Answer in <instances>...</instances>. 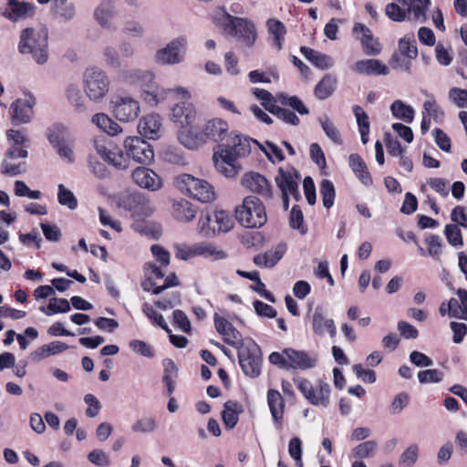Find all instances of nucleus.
<instances>
[{
	"label": "nucleus",
	"instance_id": "obj_36",
	"mask_svg": "<svg viewBox=\"0 0 467 467\" xmlns=\"http://www.w3.org/2000/svg\"><path fill=\"white\" fill-rule=\"evenodd\" d=\"M47 136L53 148L73 140L69 129L62 123H55L50 126Z\"/></svg>",
	"mask_w": 467,
	"mask_h": 467
},
{
	"label": "nucleus",
	"instance_id": "obj_21",
	"mask_svg": "<svg viewBox=\"0 0 467 467\" xmlns=\"http://www.w3.org/2000/svg\"><path fill=\"white\" fill-rule=\"evenodd\" d=\"M144 269L147 275V279L142 283L144 291L158 295L174 285V283L169 281L167 283H158L159 280L163 281L164 278V274L160 266L152 263H148L145 265Z\"/></svg>",
	"mask_w": 467,
	"mask_h": 467
},
{
	"label": "nucleus",
	"instance_id": "obj_30",
	"mask_svg": "<svg viewBox=\"0 0 467 467\" xmlns=\"http://www.w3.org/2000/svg\"><path fill=\"white\" fill-rule=\"evenodd\" d=\"M352 70L358 74L363 75H381L386 76L389 74V67L378 59H362L357 61L352 66Z\"/></svg>",
	"mask_w": 467,
	"mask_h": 467
},
{
	"label": "nucleus",
	"instance_id": "obj_42",
	"mask_svg": "<svg viewBox=\"0 0 467 467\" xmlns=\"http://www.w3.org/2000/svg\"><path fill=\"white\" fill-rule=\"evenodd\" d=\"M317 121L320 124L326 136L336 145H341L343 139L341 132L336 127L332 119L326 114H323L317 118Z\"/></svg>",
	"mask_w": 467,
	"mask_h": 467
},
{
	"label": "nucleus",
	"instance_id": "obj_61",
	"mask_svg": "<svg viewBox=\"0 0 467 467\" xmlns=\"http://www.w3.org/2000/svg\"><path fill=\"white\" fill-rule=\"evenodd\" d=\"M157 427V421L153 418L145 417L137 420L131 426V430L139 433H150L153 432Z\"/></svg>",
	"mask_w": 467,
	"mask_h": 467
},
{
	"label": "nucleus",
	"instance_id": "obj_14",
	"mask_svg": "<svg viewBox=\"0 0 467 467\" xmlns=\"http://www.w3.org/2000/svg\"><path fill=\"white\" fill-rule=\"evenodd\" d=\"M114 117L121 122H130L140 113V101L130 94H120L111 102Z\"/></svg>",
	"mask_w": 467,
	"mask_h": 467
},
{
	"label": "nucleus",
	"instance_id": "obj_64",
	"mask_svg": "<svg viewBox=\"0 0 467 467\" xmlns=\"http://www.w3.org/2000/svg\"><path fill=\"white\" fill-rule=\"evenodd\" d=\"M410 403V395L407 392H400L394 396L389 411L392 415L400 414Z\"/></svg>",
	"mask_w": 467,
	"mask_h": 467
},
{
	"label": "nucleus",
	"instance_id": "obj_4",
	"mask_svg": "<svg viewBox=\"0 0 467 467\" xmlns=\"http://www.w3.org/2000/svg\"><path fill=\"white\" fill-rule=\"evenodd\" d=\"M213 21L221 26L226 35L234 37L246 47L254 45L257 32L254 22L246 17L231 15L224 7L217 8L213 13Z\"/></svg>",
	"mask_w": 467,
	"mask_h": 467
},
{
	"label": "nucleus",
	"instance_id": "obj_27",
	"mask_svg": "<svg viewBox=\"0 0 467 467\" xmlns=\"http://www.w3.org/2000/svg\"><path fill=\"white\" fill-rule=\"evenodd\" d=\"M287 369H308L314 368L317 364V358L310 356L304 351L292 348L285 349Z\"/></svg>",
	"mask_w": 467,
	"mask_h": 467
},
{
	"label": "nucleus",
	"instance_id": "obj_16",
	"mask_svg": "<svg viewBox=\"0 0 467 467\" xmlns=\"http://www.w3.org/2000/svg\"><path fill=\"white\" fill-rule=\"evenodd\" d=\"M36 103V98L31 93H26L23 98L16 99L10 106L12 123L14 125L29 123L34 117Z\"/></svg>",
	"mask_w": 467,
	"mask_h": 467
},
{
	"label": "nucleus",
	"instance_id": "obj_28",
	"mask_svg": "<svg viewBox=\"0 0 467 467\" xmlns=\"http://www.w3.org/2000/svg\"><path fill=\"white\" fill-rule=\"evenodd\" d=\"M34 14V5L18 0H8L7 6L4 11V16L10 21L16 22L26 19Z\"/></svg>",
	"mask_w": 467,
	"mask_h": 467
},
{
	"label": "nucleus",
	"instance_id": "obj_7",
	"mask_svg": "<svg viewBox=\"0 0 467 467\" xmlns=\"http://www.w3.org/2000/svg\"><path fill=\"white\" fill-rule=\"evenodd\" d=\"M238 222L247 228L263 226L267 221L265 208L263 202L255 196H247L243 203L235 209Z\"/></svg>",
	"mask_w": 467,
	"mask_h": 467
},
{
	"label": "nucleus",
	"instance_id": "obj_15",
	"mask_svg": "<svg viewBox=\"0 0 467 467\" xmlns=\"http://www.w3.org/2000/svg\"><path fill=\"white\" fill-rule=\"evenodd\" d=\"M197 110L192 102L182 101L171 108L170 119L180 127V131L195 130L192 125L195 121Z\"/></svg>",
	"mask_w": 467,
	"mask_h": 467
},
{
	"label": "nucleus",
	"instance_id": "obj_58",
	"mask_svg": "<svg viewBox=\"0 0 467 467\" xmlns=\"http://www.w3.org/2000/svg\"><path fill=\"white\" fill-rule=\"evenodd\" d=\"M320 194L323 205L329 209L334 204L336 191L334 184L328 180H323L320 183Z\"/></svg>",
	"mask_w": 467,
	"mask_h": 467
},
{
	"label": "nucleus",
	"instance_id": "obj_62",
	"mask_svg": "<svg viewBox=\"0 0 467 467\" xmlns=\"http://www.w3.org/2000/svg\"><path fill=\"white\" fill-rule=\"evenodd\" d=\"M54 11L65 21L70 20L75 15V9L72 4L67 0H56L54 2Z\"/></svg>",
	"mask_w": 467,
	"mask_h": 467
},
{
	"label": "nucleus",
	"instance_id": "obj_33",
	"mask_svg": "<svg viewBox=\"0 0 467 467\" xmlns=\"http://www.w3.org/2000/svg\"><path fill=\"white\" fill-rule=\"evenodd\" d=\"M67 348H69V347L62 341H52L34 350L30 354V358L34 362H40L51 356L58 355Z\"/></svg>",
	"mask_w": 467,
	"mask_h": 467
},
{
	"label": "nucleus",
	"instance_id": "obj_9",
	"mask_svg": "<svg viewBox=\"0 0 467 467\" xmlns=\"http://www.w3.org/2000/svg\"><path fill=\"white\" fill-rule=\"evenodd\" d=\"M294 382L304 396L312 405L327 408L330 404V385L323 380L312 383L304 378H295Z\"/></svg>",
	"mask_w": 467,
	"mask_h": 467
},
{
	"label": "nucleus",
	"instance_id": "obj_25",
	"mask_svg": "<svg viewBox=\"0 0 467 467\" xmlns=\"http://www.w3.org/2000/svg\"><path fill=\"white\" fill-rule=\"evenodd\" d=\"M161 118L156 113L144 116L138 124L139 133L149 140L158 139L161 136Z\"/></svg>",
	"mask_w": 467,
	"mask_h": 467
},
{
	"label": "nucleus",
	"instance_id": "obj_18",
	"mask_svg": "<svg viewBox=\"0 0 467 467\" xmlns=\"http://www.w3.org/2000/svg\"><path fill=\"white\" fill-rule=\"evenodd\" d=\"M27 157V150L24 148L10 147L2 161V172L9 176H16L26 171V162L19 159Z\"/></svg>",
	"mask_w": 467,
	"mask_h": 467
},
{
	"label": "nucleus",
	"instance_id": "obj_50",
	"mask_svg": "<svg viewBox=\"0 0 467 467\" xmlns=\"http://www.w3.org/2000/svg\"><path fill=\"white\" fill-rule=\"evenodd\" d=\"M427 99L423 102L422 115L428 118H432L436 122H439L443 118V111L437 104L434 97L430 94H426Z\"/></svg>",
	"mask_w": 467,
	"mask_h": 467
},
{
	"label": "nucleus",
	"instance_id": "obj_20",
	"mask_svg": "<svg viewBox=\"0 0 467 467\" xmlns=\"http://www.w3.org/2000/svg\"><path fill=\"white\" fill-rule=\"evenodd\" d=\"M241 184L248 191L254 192L265 200L273 197L272 186L268 180L257 172H247L241 180Z\"/></svg>",
	"mask_w": 467,
	"mask_h": 467
},
{
	"label": "nucleus",
	"instance_id": "obj_54",
	"mask_svg": "<svg viewBox=\"0 0 467 467\" xmlns=\"http://www.w3.org/2000/svg\"><path fill=\"white\" fill-rule=\"evenodd\" d=\"M420 447L418 444H410L400 456V467H412L419 457Z\"/></svg>",
	"mask_w": 467,
	"mask_h": 467
},
{
	"label": "nucleus",
	"instance_id": "obj_57",
	"mask_svg": "<svg viewBox=\"0 0 467 467\" xmlns=\"http://www.w3.org/2000/svg\"><path fill=\"white\" fill-rule=\"evenodd\" d=\"M57 188V201L59 204L70 210H75L78 207V200L75 194L63 184H59Z\"/></svg>",
	"mask_w": 467,
	"mask_h": 467
},
{
	"label": "nucleus",
	"instance_id": "obj_59",
	"mask_svg": "<svg viewBox=\"0 0 467 467\" xmlns=\"http://www.w3.org/2000/svg\"><path fill=\"white\" fill-rule=\"evenodd\" d=\"M129 347L135 354L144 358H152L155 356L152 346L143 340L132 339L130 341Z\"/></svg>",
	"mask_w": 467,
	"mask_h": 467
},
{
	"label": "nucleus",
	"instance_id": "obj_41",
	"mask_svg": "<svg viewBox=\"0 0 467 467\" xmlns=\"http://www.w3.org/2000/svg\"><path fill=\"white\" fill-rule=\"evenodd\" d=\"M390 112L396 119L402 120L406 123H412L415 116L414 109L400 99L393 101L390 105Z\"/></svg>",
	"mask_w": 467,
	"mask_h": 467
},
{
	"label": "nucleus",
	"instance_id": "obj_37",
	"mask_svg": "<svg viewBox=\"0 0 467 467\" xmlns=\"http://www.w3.org/2000/svg\"><path fill=\"white\" fill-rule=\"evenodd\" d=\"M65 97L77 112L82 113L87 111V103L78 84H68L65 88Z\"/></svg>",
	"mask_w": 467,
	"mask_h": 467
},
{
	"label": "nucleus",
	"instance_id": "obj_46",
	"mask_svg": "<svg viewBox=\"0 0 467 467\" xmlns=\"http://www.w3.org/2000/svg\"><path fill=\"white\" fill-rule=\"evenodd\" d=\"M39 310L47 316L67 313L70 310V302L66 298L51 297L48 306H41Z\"/></svg>",
	"mask_w": 467,
	"mask_h": 467
},
{
	"label": "nucleus",
	"instance_id": "obj_60",
	"mask_svg": "<svg viewBox=\"0 0 467 467\" xmlns=\"http://www.w3.org/2000/svg\"><path fill=\"white\" fill-rule=\"evenodd\" d=\"M427 254L433 259L438 260L442 251L441 238L436 234H430L426 237Z\"/></svg>",
	"mask_w": 467,
	"mask_h": 467
},
{
	"label": "nucleus",
	"instance_id": "obj_52",
	"mask_svg": "<svg viewBox=\"0 0 467 467\" xmlns=\"http://www.w3.org/2000/svg\"><path fill=\"white\" fill-rule=\"evenodd\" d=\"M378 444L374 441H367L357 445L351 451L350 457L354 459H363L374 455Z\"/></svg>",
	"mask_w": 467,
	"mask_h": 467
},
{
	"label": "nucleus",
	"instance_id": "obj_56",
	"mask_svg": "<svg viewBox=\"0 0 467 467\" xmlns=\"http://www.w3.org/2000/svg\"><path fill=\"white\" fill-rule=\"evenodd\" d=\"M101 55L107 67L109 68H117L120 66V58L118 49L111 45H106L102 50Z\"/></svg>",
	"mask_w": 467,
	"mask_h": 467
},
{
	"label": "nucleus",
	"instance_id": "obj_23",
	"mask_svg": "<svg viewBox=\"0 0 467 467\" xmlns=\"http://www.w3.org/2000/svg\"><path fill=\"white\" fill-rule=\"evenodd\" d=\"M132 182L139 187L150 192H156L162 186L161 179L152 170L138 167L131 173Z\"/></svg>",
	"mask_w": 467,
	"mask_h": 467
},
{
	"label": "nucleus",
	"instance_id": "obj_29",
	"mask_svg": "<svg viewBox=\"0 0 467 467\" xmlns=\"http://www.w3.org/2000/svg\"><path fill=\"white\" fill-rule=\"evenodd\" d=\"M171 214L182 223L192 222L197 214V208L185 199L172 201Z\"/></svg>",
	"mask_w": 467,
	"mask_h": 467
},
{
	"label": "nucleus",
	"instance_id": "obj_49",
	"mask_svg": "<svg viewBox=\"0 0 467 467\" xmlns=\"http://www.w3.org/2000/svg\"><path fill=\"white\" fill-rule=\"evenodd\" d=\"M247 138L242 137L240 134L231 133L230 134V145L235 151L238 157H244L250 153L251 143Z\"/></svg>",
	"mask_w": 467,
	"mask_h": 467
},
{
	"label": "nucleus",
	"instance_id": "obj_39",
	"mask_svg": "<svg viewBox=\"0 0 467 467\" xmlns=\"http://www.w3.org/2000/svg\"><path fill=\"white\" fill-rule=\"evenodd\" d=\"M300 51L308 61L322 70L328 69L334 66V60L327 55L306 47H302Z\"/></svg>",
	"mask_w": 467,
	"mask_h": 467
},
{
	"label": "nucleus",
	"instance_id": "obj_22",
	"mask_svg": "<svg viewBox=\"0 0 467 467\" xmlns=\"http://www.w3.org/2000/svg\"><path fill=\"white\" fill-rule=\"evenodd\" d=\"M353 35L360 40L362 49L366 55L377 56L381 52L380 43L364 24L356 23L353 27Z\"/></svg>",
	"mask_w": 467,
	"mask_h": 467
},
{
	"label": "nucleus",
	"instance_id": "obj_31",
	"mask_svg": "<svg viewBox=\"0 0 467 467\" xmlns=\"http://www.w3.org/2000/svg\"><path fill=\"white\" fill-rule=\"evenodd\" d=\"M267 403L275 426L276 430L280 431L282 429L285 403L279 391L269 389L267 392Z\"/></svg>",
	"mask_w": 467,
	"mask_h": 467
},
{
	"label": "nucleus",
	"instance_id": "obj_45",
	"mask_svg": "<svg viewBox=\"0 0 467 467\" xmlns=\"http://www.w3.org/2000/svg\"><path fill=\"white\" fill-rule=\"evenodd\" d=\"M161 88L165 92L160 97H157L158 101L153 102L151 107H157L158 105L164 103L170 96H174L177 99H190L192 98L191 91L184 87L178 86L172 88H168L161 86Z\"/></svg>",
	"mask_w": 467,
	"mask_h": 467
},
{
	"label": "nucleus",
	"instance_id": "obj_63",
	"mask_svg": "<svg viewBox=\"0 0 467 467\" xmlns=\"http://www.w3.org/2000/svg\"><path fill=\"white\" fill-rule=\"evenodd\" d=\"M444 234L451 245L458 247L463 244L462 232L456 224H447L444 228Z\"/></svg>",
	"mask_w": 467,
	"mask_h": 467
},
{
	"label": "nucleus",
	"instance_id": "obj_35",
	"mask_svg": "<svg viewBox=\"0 0 467 467\" xmlns=\"http://www.w3.org/2000/svg\"><path fill=\"white\" fill-rule=\"evenodd\" d=\"M243 412L244 407L241 403L234 400L226 401L222 411V419L225 428L233 430L239 420V415Z\"/></svg>",
	"mask_w": 467,
	"mask_h": 467
},
{
	"label": "nucleus",
	"instance_id": "obj_10",
	"mask_svg": "<svg viewBox=\"0 0 467 467\" xmlns=\"http://www.w3.org/2000/svg\"><path fill=\"white\" fill-rule=\"evenodd\" d=\"M175 184L182 192L202 202H210L215 198L213 188L209 182L190 174L179 175L175 179Z\"/></svg>",
	"mask_w": 467,
	"mask_h": 467
},
{
	"label": "nucleus",
	"instance_id": "obj_13",
	"mask_svg": "<svg viewBox=\"0 0 467 467\" xmlns=\"http://www.w3.org/2000/svg\"><path fill=\"white\" fill-rule=\"evenodd\" d=\"M187 52V37L178 36L155 53V60L161 65H178L184 61Z\"/></svg>",
	"mask_w": 467,
	"mask_h": 467
},
{
	"label": "nucleus",
	"instance_id": "obj_32",
	"mask_svg": "<svg viewBox=\"0 0 467 467\" xmlns=\"http://www.w3.org/2000/svg\"><path fill=\"white\" fill-rule=\"evenodd\" d=\"M116 15L115 4L111 0H104L94 11L96 21L104 28H114L113 19Z\"/></svg>",
	"mask_w": 467,
	"mask_h": 467
},
{
	"label": "nucleus",
	"instance_id": "obj_34",
	"mask_svg": "<svg viewBox=\"0 0 467 467\" xmlns=\"http://www.w3.org/2000/svg\"><path fill=\"white\" fill-rule=\"evenodd\" d=\"M285 252L286 245L285 244H278L274 249L254 256V262L260 267L271 268L282 259Z\"/></svg>",
	"mask_w": 467,
	"mask_h": 467
},
{
	"label": "nucleus",
	"instance_id": "obj_17",
	"mask_svg": "<svg viewBox=\"0 0 467 467\" xmlns=\"http://www.w3.org/2000/svg\"><path fill=\"white\" fill-rule=\"evenodd\" d=\"M457 298H451L441 304L439 312L441 316L467 320V290L459 288L456 290Z\"/></svg>",
	"mask_w": 467,
	"mask_h": 467
},
{
	"label": "nucleus",
	"instance_id": "obj_38",
	"mask_svg": "<svg viewBox=\"0 0 467 467\" xmlns=\"http://www.w3.org/2000/svg\"><path fill=\"white\" fill-rule=\"evenodd\" d=\"M91 122L99 130L112 137L117 136L123 131L121 126L105 113H97L93 115Z\"/></svg>",
	"mask_w": 467,
	"mask_h": 467
},
{
	"label": "nucleus",
	"instance_id": "obj_8",
	"mask_svg": "<svg viewBox=\"0 0 467 467\" xmlns=\"http://www.w3.org/2000/svg\"><path fill=\"white\" fill-rule=\"evenodd\" d=\"M233 221L225 211H203L198 221V232L204 237L227 232L232 228Z\"/></svg>",
	"mask_w": 467,
	"mask_h": 467
},
{
	"label": "nucleus",
	"instance_id": "obj_1",
	"mask_svg": "<svg viewBox=\"0 0 467 467\" xmlns=\"http://www.w3.org/2000/svg\"><path fill=\"white\" fill-rule=\"evenodd\" d=\"M97 155L117 171H127L131 160L140 164H150L154 158L152 147L139 136L125 138L122 148L105 136H97L92 140Z\"/></svg>",
	"mask_w": 467,
	"mask_h": 467
},
{
	"label": "nucleus",
	"instance_id": "obj_55",
	"mask_svg": "<svg viewBox=\"0 0 467 467\" xmlns=\"http://www.w3.org/2000/svg\"><path fill=\"white\" fill-rule=\"evenodd\" d=\"M253 143L260 147V149L265 152L270 161L275 162L282 161L284 160L283 151L277 145L270 141H265V143L263 145L254 140H253Z\"/></svg>",
	"mask_w": 467,
	"mask_h": 467
},
{
	"label": "nucleus",
	"instance_id": "obj_51",
	"mask_svg": "<svg viewBox=\"0 0 467 467\" xmlns=\"http://www.w3.org/2000/svg\"><path fill=\"white\" fill-rule=\"evenodd\" d=\"M200 256L211 260H222L226 258L224 251L209 243H199Z\"/></svg>",
	"mask_w": 467,
	"mask_h": 467
},
{
	"label": "nucleus",
	"instance_id": "obj_44",
	"mask_svg": "<svg viewBox=\"0 0 467 467\" xmlns=\"http://www.w3.org/2000/svg\"><path fill=\"white\" fill-rule=\"evenodd\" d=\"M337 87V79L331 75H326L317 85L315 95L319 99H326L330 97Z\"/></svg>",
	"mask_w": 467,
	"mask_h": 467
},
{
	"label": "nucleus",
	"instance_id": "obj_2",
	"mask_svg": "<svg viewBox=\"0 0 467 467\" xmlns=\"http://www.w3.org/2000/svg\"><path fill=\"white\" fill-rule=\"evenodd\" d=\"M229 123L218 117L206 119L195 130H183L178 133V140L189 150H196L208 142H221L229 133Z\"/></svg>",
	"mask_w": 467,
	"mask_h": 467
},
{
	"label": "nucleus",
	"instance_id": "obj_40",
	"mask_svg": "<svg viewBox=\"0 0 467 467\" xmlns=\"http://www.w3.org/2000/svg\"><path fill=\"white\" fill-rule=\"evenodd\" d=\"M348 162L355 175L364 185L368 186L372 183L368 167L358 154H351L348 158Z\"/></svg>",
	"mask_w": 467,
	"mask_h": 467
},
{
	"label": "nucleus",
	"instance_id": "obj_24",
	"mask_svg": "<svg viewBox=\"0 0 467 467\" xmlns=\"http://www.w3.org/2000/svg\"><path fill=\"white\" fill-rule=\"evenodd\" d=\"M214 327L216 331L223 336V340L228 345L236 348L245 339L241 333L224 317L215 313L213 316Z\"/></svg>",
	"mask_w": 467,
	"mask_h": 467
},
{
	"label": "nucleus",
	"instance_id": "obj_12",
	"mask_svg": "<svg viewBox=\"0 0 467 467\" xmlns=\"http://www.w3.org/2000/svg\"><path fill=\"white\" fill-rule=\"evenodd\" d=\"M118 206L129 211L139 220L150 217L155 212L152 202L141 193H124L118 198Z\"/></svg>",
	"mask_w": 467,
	"mask_h": 467
},
{
	"label": "nucleus",
	"instance_id": "obj_6",
	"mask_svg": "<svg viewBox=\"0 0 467 467\" xmlns=\"http://www.w3.org/2000/svg\"><path fill=\"white\" fill-rule=\"evenodd\" d=\"M82 86L86 97L92 102L102 101L110 89L108 73L99 67H88L82 75Z\"/></svg>",
	"mask_w": 467,
	"mask_h": 467
},
{
	"label": "nucleus",
	"instance_id": "obj_26",
	"mask_svg": "<svg viewBox=\"0 0 467 467\" xmlns=\"http://www.w3.org/2000/svg\"><path fill=\"white\" fill-rule=\"evenodd\" d=\"M275 182L284 195L290 194L296 200L300 197L298 177L295 172L280 169Z\"/></svg>",
	"mask_w": 467,
	"mask_h": 467
},
{
	"label": "nucleus",
	"instance_id": "obj_53",
	"mask_svg": "<svg viewBox=\"0 0 467 467\" xmlns=\"http://www.w3.org/2000/svg\"><path fill=\"white\" fill-rule=\"evenodd\" d=\"M386 16L395 22H402L408 19L407 7L394 0L393 3L388 4L385 8Z\"/></svg>",
	"mask_w": 467,
	"mask_h": 467
},
{
	"label": "nucleus",
	"instance_id": "obj_48",
	"mask_svg": "<svg viewBox=\"0 0 467 467\" xmlns=\"http://www.w3.org/2000/svg\"><path fill=\"white\" fill-rule=\"evenodd\" d=\"M176 258L188 261L200 256L199 243L193 244H177L174 245Z\"/></svg>",
	"mask_w": 467,
	"mask_h": 467
},
{
	"label": "nucleus",
	"instance_id": "obj_11",
	"mask_svg": "<svg viewBox=\"0 0 467 467\" xmlns=\"http://www.w3.org/2000/svg\"><path fill=\"white\" fill-rule=\"evenodd\" d=\"M235 348L238 350L239 364L243 372L251 378L259 376L261 372V350L251 338H246Z\"/></svg>",
	"mask_w": 467,
	"mask_h": 467
},
{
	"label": "nucleus",
	"instance_id": "obj_5",
	"mask_svg": "<svg viewBox=\"0 0 467 467\" xmlns=\"http://www.w3.org/2000/svg\"><path fill=\"white\" fill-rule=\"evenodd\" d=\"M17 49L21 55H30L36 64H46L48 60L47 28L38 26L22 30Z\"/></svg>",
	"mask_w": 467,
	"mask_h": 467
},
{
	"label": "nucleus",
	"instance_id": "obj_47",
	"mask_svg": "<svg viewBox=\"0 0 467 467\" xmlns=\"http://www.w3.org/2000/svg\"><path fill=\"white\" fill-rule=\"evenodd\" d=\"M400 52L409 59H414L418 56V47L414 34H407L399 41Z\"/></svg>",
	"mask_w": 467,
	"mask_h": 467
},
{
	"label": "nucleus",
	"instance_id": "obj_43",
	"mask_svg": "<svg viewBox=\"0 0 467 467\" xmlns=\"http://www.w3.org/2000/svg\"><path fill=\"white\" fill-rule=\"evenodd\" d=\"M267 29L271 36L273 37V46L278 49H282L283 41L286 34V28L285 25L276 19L270 18L266 22Z\"/></svg>",
	"mask_w": 467,
	"mask_h": 467
},
{
	"label": "nucleus",
	"instance_id": "obj_19",
	"mask_svg": "<svg viewBox=\"0 0 467 467\" xmlns=\"http://www.w3.org/2000/svg\"><path fill=\"white\" fill-rule=\"evenodd\" d=\"M310 319L312 331L315 335L323 337L327 334L330 337H336L337 327L335 322L327 317V310L325 306H316Z\"/></svg>",
	"mask_w": 467,
	"mask_h": 467
},
{
	"label": "nucleus",
	"instance_id": "obj_3",
	"mask_svg": "<svg viewBox=\"0 0 467 467\" xmlns=\"http://www.w3.org/2000/svg\"><path fill=\"white\" fill-rule=\"evenodd\" d=\"M117 77L126 85L140 88V99L150 107L153 102L158 101L157 97L165 92L156 82V76L150 70L125 67L118 72Z\"/></svg>",
	"mask_w": 467,
	"mask_h": 467
}]
</instances>
